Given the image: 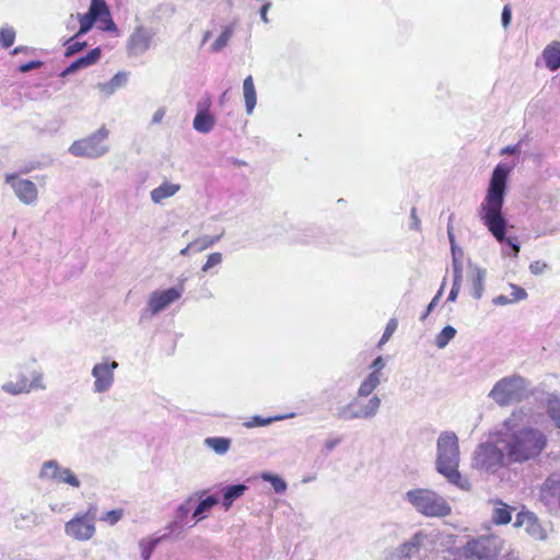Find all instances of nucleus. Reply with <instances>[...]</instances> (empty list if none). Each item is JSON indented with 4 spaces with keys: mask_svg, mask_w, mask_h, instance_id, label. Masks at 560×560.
Segmentation results:
<instances>
[{
    "mask_svg": "<svg viewBox=\"0 0 560 560\" xmlns=\"http://www.w3.org/2000/svg\"><path fill=\"white\" fill-rule=\"evenodd\" d=\"M205 445L212 450L217 455H225L231 447V439L223 436H210L203 441Z\"/></svg>",
    "mask_w": 560,
    "mask_h": 560,
    "instance_id": "obj_31",
    "label": "nucleus"
},
{
    "mask_svg": "<svg viewBox=\"0 0 560 560\" xmlns=\"http://www.w3.org/2000/svg\"><path fill=\"white\" fill-rule=\"evenodd\" d=\"M122 516H124V510L115 509V510H110L107 513H105L101 520L113 526V525L117 524L122 518Z\"/></svg>",
    "mask_w": 560,
    "mask_h": 560,
    "instance_id": "obj_44",
    "label": "nucleus"
},
{
    "mask_svg": "<svg viewBox=\"0 0 560 560\" xmlns=\"http://www.w3.org/2000/svg\"><path fill=\"white\" fill-rule=\"evenodd\" d=\"M182 525H183V524H182L179 521H177L176 518H174V521H173V522H171V523H168V524L166 525V527H165V530L167 532V533L165 534V535H166V537H167L168 535L174 534V532H175L177 528H182V527H183Z\"/></svg>",
    "mask_w": 560,
    "mask_h": 560,
    "instance_id": "obj_55",
    "label": "nucleus"
},
{
    "mask_svg": "<svg viewBox=\"0 0 560 560\" xmlns=\"http://www.w3.org/2000/svg\"><path fill=\"white\" fill-rule=\"evenodd\" d=\"M91 7L100 8L102 10H109L105 0H91Z\"/></svg>",
    "mask_w": 560,
    "mask_h": 560,
    "instance_id": "obj_63",
    "label": "nucleus"
},
{
    "mask_svg": "<svg viewBox=\"0 0 560 560\" xmlns=\"http://www.w3.org/2000/svg\"><path fill=\"white\" fill-rule=\"evenodd\" d=\"M341 443V438L335 436L329 438L324 442V450L326 453L331 452L335 447H337Z\"/></svg>",
    "mask_w": 560,
    "mask_h": 560,
    "instance_id": "obj_51",
    "label": "nucleus"
},
{
    "mask_svg": "<svg viewBox=\"0 0 560 560\" xmlns=\"http://www.w3.org/2000/svg\"><path fill=\"white\" fill-rule=\"evenodd\" d=\"M15 40V31L11 26L0 28V44L3 48H9Z\"/></svg>",
    "mask_w": 560,
    "mask_h": 560,
    "instance_id": "obj_41",
    "label": "nucleus"
},
{
    "mask_svg": "<svg viewBox=\"0 0 560 560\" xmlns=\"http://www.w3.org/2000/svg\"><path fill=\"white\" fill-rule=\"evenodd\" d=\"M88 66L85 65V61L81 58L77 59L75 61H73L69 67H67L62 72H61V77H66V75H69L73 72H75L77 70L79 69H82V68H86Z\"/></svg>",
    "mask_w": 560,
    "mask_h": 560,
    "instance_id": "obj_48",
    "label": "nucleus"
},
{
    "mask_svg": "<svg viewBox=\"0 0 560 560\" xmlns=\"http://www.w3.org/2000/svg\"><path fill=\"white\" fill-rule=\"evenodd\" d=\"M270 8H271V3L270 2H266L265 4H262V7L259 10L260 18H261V20L265 23L269 22L267 14H268V11H269Z\"/></svg>",
    "mask_w": 560,
    "mask_h": 560,
    "instance_id": "obj_59",
    "label": "nucleus"
},
{
    "mask_svg": "<svg viewBox=\"0 0 560 560\" xmlns=\"http://www.w3.org/2000/svg\"><path fill=\"white\" fill-rule=\"evenodd\" d=\"M166 538V535L159 537H145L139 540L138 546L140 549L142 560H150L156 546Z\"/></svg>",
    "mask_w": 560,
    "mask_h": 560,
    "instance_id": "obj_32",
    "label": "nucleus"
},
{
    "mask_svg": "<svg viewBox=\"0 0 560 560\" xmlns=\"http://www.w3.org/2000/svg\"><path fill=\"white\" fill-rule=\"evenodd\" d=\"M514 527H523L525 533L534 540H546L547 532L540 524L535 513L528 510H522L516 514Z\"/></svg>",
    "mask_w": 560,
    "mask_h": 560,
    "instance_id": "obj_17",
    "label": "nucleus"
},
{
    "mask_svg": "<svg viewBox=\"0 0 560 560\" xmlns=\"http://www.w3.org/2000/svg\"><path fill=\"white\" fill-rule=\"evenodd\" d=\"M180 188V184L165 179L150 191V199L155 205H162L165 199L174 197Z\"/></svg>",
    "mask_w": 560,
    "mask_h": 560,
    "instance_id": "obj_22",
    "label": "nucleus"
},
{
    "mask_svg": "<svg viewBox=\"0 0 560 560\" xmlns=\"http://www.w3.org/2000/svg\"><path fill=\"white\" fill-rule=\"evenodd\" d=\"M80 28L73 38H79L91 31L94 24L103 32L116 33L117 26L112 19L109 10L91 7L84 14H78Z\"/></svg>",
    "mask_w": 560,
    "mask_h": 560,
    "instance_id": "obj_12",
    "label": "nucleus"
},
{
    "mask_svg": "<svg viewBox=\"0 0 560 560\" xmlns=\"http://www.w3.org/2000/svg\"><path fill=\"white\" fill-rule=\"evenodd\" d=\"M94 514L90 511L78 513L65 524V533L68 537L78 540H90L95 534Z\"/></svg>",
    "mask_w": 560,
    "mask_h": 560,
    "instance_id": "obj_15",
    "label": "nucleus"
},
{
    "mask_svg": "<svg viewBox=\"0 0 560 560\" xmlns=\"http://www.w3.org/2000/svg\"><path fill=\"white\" fill-rule=\"evenodd\" d=\"M154 33L144 26H138L129 36L127 49L131 56L143 55L151 46Z\"/></svg>",
    "mask_w": 560,
    "mask_h": 560,
    "instance_id": "obj_19",
    "label": "nucleus"
},
{
    "mask_svg": "<svg viewBox=\"0 0 560 560\" xmlns=\"http://www.w3.org/2000/svg\"><path fill=\"white\" fill-rule=\"evenodd\" d=\"M382 400L377 395H373L366 401L358 396L347 405L340 407L336 413L338 419L351 421L355 419H373L381 408Z\"/></svg>",
    "mask_w": 560,
    "mask_h": 560,
    "instance_id": "obj_10",
    "label": "nucleus"
},
{
    "mask_svg": "<svg viewBox=\"0 0 560 560\" xmlns=\"http://www.w3.org/2000/svg\"><path fill=\"white\" fill-rule=\"evenodd\" d=\"M456 329L453 326H445L436 336H435V346L439 349H444L448 342L456 336Z\"/></svg>",
    "mask_w": 560,
    "mask_h": 560,
    "instance_id": "obj_39",
    "label": "nucleus"
},
{
    "mask_svg": "<svg viewBox=\"0 0 560 560\" xmlns=\"http://www.w3.org/2000/svg\"><path fill=\"white\" fill-rule=\"evenodd\" d=\"M294 416H295L294 413L275 416V417H268V418H264L261 416H254L247 422H245L244 425L246 428L266 427V425L271 424L275 421L291 419Z\"/></svg>",
    "mask_w": 560,
    "mask_h": 560,
    "instance_id": "obj_35",
    "label": "nucleus"
},
{
    "mask_svg": "<svg viewBox=\"0 0 560 560\" xmlns=\"http://www.w3.org/2000/svg\"><path fill=\"white\" fill-rule=\"evenodd\" d=\"M486 275V269L469 265L468 281L471 287V295L476 300H480L483 295Z\"/></svg>",
    "mask_w": 560,
    "mask_h": 560,
    "instance_id": "obj_21",
    "label": "nucleus"
},
{
    "mask_svg": "<svg viewBox=\"0 0 560 560\" xmlns=\"http://www.w3.org/2000/svg\"><path fill=\"white\" fill-rule=\"evenodd\" d=\"M85 45H86L85 43H80V42L70 43L67 46L66 55L67 56L73 55V54L80 51Z\"/></svg>",
    "mask_w": 560,
    "mask_h": 560,
    "instance_id": "obj_52",
    "label": "nucleus"
},
{
    "mask_svg": "<svg viewBox=\"0 0 560 560\" xmlns=\"http://www.w3.org/2000/svg\"><path fill=\"white\" fill-rule=\"evenodd\" d=\"M518 150H520V144L508 145V147L502 148L500 153L502 155H504V154H514V153L518 152Z\"/></svg>",
    "mask_w": 560,
    "mask_h": 560,
    "instance_id": "obj_61",
    "label": "nucleus"
},
{
    "mask_svg": "<svg viewBox=\"0 0 560 560\" xmlns=\"http://www.w3.org/2000/svg\"><path fill=\"white\" fill-rule=\"evenodd\" d=\"M525 412L514 410L500 428L492 432L497 443L506 451L508 463L523 464L535 460L547 447V435L539 429L525 424Z\"/></svg>",
    "mask_w": 560,
    "mask_h": 560,
    "instance_id": "obj_1",
    "label": "nucleus"
},
{
    "mask_svg": "<svg viewBox=\"0 0 560 560\" xmlns=\"http://www.w3.org/2000/svg\"><path fill=\"white\" fill-rule=\"evenodd\" d=\"M546 409L549 417L560 429V396L557 394H549L546 399Z\"/></svg>",
    "mask_w": 560,
    "mask_h": 560,
    "instance_id": "obj_34",
    "label": "nucleus"
},
{
    "mask_svg": "<svg viewBox=\"0 0 560 560\" xmlns=\"http://www.w3.org/2000/svg\"><path fill=\"white\" fill-rule=\"evenodd\" d=\"M494 508L492 510L491 520L495 525H506L512 521V506L506 503L497 500L493 502Z\"/></svg>",
    "mask_w": 560,
    "mask_h": 560,
    "instance_id": "obj_27",
    "label": "nucleus"
},
{
    "mask_svg": "<svg viewBox=\"0 0 560 560\" xmlns=\"http://www.w3.org/2000/svg\"><path fill=\"white\" fill-rule=\"evenodd\" d=\"M165 116V109L164 108H159L154 114H153V117H152V124H159L162 121L163 117Z\"/></svg>",
    "mask_w": 560,
    "mask_h": 560,
    "instance_id": "obj_62",
    "label": "nucleus"
},
{
    "mask_svg": "<svg viewBox=\"0 0 560 560\" xmlns=\"http://www.w3.org/2000/svg\"><path fill=\"white\" fill-rule=\"evenodd\" d=\"M184 293V287H173L166 290H155L150 293L142 317H153L164 312L171 304L178 301Z\"/></svg>",
    "mask_w": 560,
    "mask_h": 560,
    "instance_id": "obj_14",
    "label": "nucleus"
},
{
    "mask_svg": "<svg viewBox=\"0 0 560 560\" xmlns=\"http://www.w3.org/2000/svg\"><path fill=\"white\" fill-rule=\"evenodd\" d=\"M66 466L57 459H47L43 462L38 470V479L45 482L55 483L60 472H63Z\"/></svg>",
    "mask_w": 560,
    "mask_h": 560,
    "instance_id": "obj_23",
    "label": "nucleus"
},
{
    "mask_svg": "<svg viewBox=\"0 0 560 560\" xmlns=\"http://www.w3.org/2000/svg\"><path fill=\"white\" fill-rule=\"evenodd\" d=\"M527 381L520 375H510L499 380L488 397L501 407L523 400L528 393Z\"/></svg>",
    "mask_w": 560,
    "mask_h": 560,
    "instance_id": "obj_6",
    "label": "nucleus"
},
{
    "mask_svg": "<svg viewBox=\"0 0 560 560\" xmlns=\"http://www.w3.org/2000/svg\"><path fill=\"white\" fill-rule=\"evenodd\" d=\"M529 269L533 273L537 275V273L541 272L542 267L540 266V264L538 261H535V262L530 264Z\"/></svg>",
    "mask_w": 560,
    "mask_h": 560,
    "instance_id": "obj_64",
    "label": "nucleus"
},
{
    "mask_svg": "<svg viewBox=\"0 0 560 560\" xmlns=\"http://www.w3.org/2000/svg\"><path fill=\"white\" fill-rule=\"evenodd\" d=\"M260 478L264 481L269 482L272 486L276 493L282 494L288 489L287 481L278 475H275V474H271L268 471H264L260 474Z\"/></svg>",
    "mask_w": 560,
    "mask_h": 560,
    "instance_id": "obj_37",
    "label": "nucleus"
},
{
    "mask_svg": "<svg viewBox=\"0 0 560 560\" xmlns=\"http://www.w3.org/2000/svg\"><path fill=\"white\" fill-rule=\"evenodd\" d=\"M513 303L512 298H508L505 295H498L493 299V304L498 306L506 305Z\"/></svg>",
    "mask_w": 560,
    "mask_h": 560,
    "instance_id": "obj_58",
    "label": "nucleus"
},
{
    "mask_svg": "<svg viewBox=\"0 0 560 560\" xmlns=\"http://www.w3.org/2000/svg\"><path fill=\"white\" fill-rule=\"evenodd\" d=\"M453 283L462 284L463 281V260L453 259Z\"/></svg>",
    "mask_w": 560,
    "mask_h": 560,
    "instance_id": "obj_46",
    "label": "nucleus"
},
{
    "mask_svg": "<svg viewBox=\"0 0 560 560\" xmlns=\"http://www.w3.org/2000/svg\"><path fill=\"white\" fill-rule=\"evenodd\" d=\"M492 441L477 445L471 457V467L480 472L497 474L500 469L511 465L508 463L506 451L497 443L495 438L490 434Z\"/></svg>",
    "mask_w": 560,
    "mask_h": 560,
    "instance_id": "obj_5",
    "label": "nucleus"
},
{
    "mask_svg": "<svg viewBox=\"0 0 560 560\" xmlns=\"http://www.w3.org/2000/svg\"><path fill=\"white\" fill-rule=\"evenodd\" d=\"M386 366V361L382 355H378L373 360L370 365V373H375L376 375L384 377L383 370Z\"/></svg>",
    "mask_w": 560,
    "mask_h": 560,
    "instance_id": "obj_45",
    "label": "nucleus"
},
{
    "mask_svg": "<svg viewBox=\"0 0 560 560\" xmlns=\"http://www.w3.org/2000/svg\"><path fill=\"white\" fill-rule=\"evenodd\" d=\"M410 219H411L410 228L412 230L419 231L421 223H420L419 217L417 215V209L416 208L411 209Z\"/></svg>",
    "mask_w": 560,
    "mask_h": 560,
    "instance_id": "obj_54",
    "label": "nucleus"
},
{
    "mask_svg": "<svg viewBox=\"0 0 560 560\" xmlns=\"http://www.w3.org/2000/svg\"><path fill=\"white\" fill-rule=\"evenodd\" d=\"M512 168L513 166L506 163H499L494 167L486 196L479 206L478 217L492 236L499 243L506 245L504 254L515 257L520 252V244L516 237H505L508 220L502 211L506 195L508 177Z\"/></svg>",
    "mask_w": 560,
    "mask_h": 560,
    "instance_id": "obj_2",
    "label": "nucleus"
},
{
    "mask_svg": "<svg viewBox=\"0 0 560 560\" xmlns=\"http://www.w3.org/2000/svg\"><path fill=\"white\" fill-rule=\"evenodd\" d=\"M222 235L208 236L203 235L189 243V248H192L194 253L202 252L220 241Z\"/></svg>",
    "mask_w": 560,
    "mask_h": 560,
    "instance_id": "obj_38",
    "label": "nucleus"
},
{
    "mask_svg": "<svg viewBox=\"0 0 560 560\" xmlns=\"http://www.w3.org/2000/svg\"><path fill=\"white\" fill-rule=\"evenodd\" d=\"M210 104L211 102L208 97L203 103L199 102L197 105V114L194 118L192 127L200 133L210 132L215 125L213 115L209 113Z\"/></svg>",
    "mask_w": 560,
    "mask_h": 560,
    "instance_id": "obj_20",
    "label": "nucleus"
},
{
    "mask_svg": "<svg viewBox=\"0 0 560 560\" xmlns=\"http://www.w3.org/2000/svg\"><path fill=\"white\" fill-rule=\"evenodd\" d=\"M40 66H42V61H38V60L28 61V62L20 66V71L28 72V71L39 68Z\"/></svg>",
    "mask_w": 560,
    "mask_h": 560,
    "instance_id": "obj_53",
    "label": "nucleus"
},
{
    "mask_svg": "<svg viewBox=\"0 0 560 560\" xmlns=\"http://www.w3.org/2000/svg\"><path fill=\"white\" fill-rule=\"evenodd\" d=\"M222 260H223V256H222L221 253L215 252V253L210 254L208 256L207 261L201 267V271L202 272H208L213 267H217V266L221 265Z\"/></svg>",
    "mask_w": 560,
    "mask_h": 560,
    "instance_id": "obj_43",
    "label": "nucleus"
},
{
    "mask_svg": "<svg viewBox=\"0 0 560 560\" xmlns=\"http://www.w3.org/2000/svg\"><path fill=\"white\" fill-rule=\"evenodd\" d=\"M396 328H397V320L395 318H392L386 325L385 331L380 340V345L385 343L392 337V335L394 334Z\"/></svg>",
    "mask_w": 560,
    "mask_h": 560,
    "instance_id": "obj_47",
    "label": "nucleus"
},
{
    "mask_svg": "<svg viewBox=\"0 0 560 560\" xmlns=\"http://www.w3.org/2000/svg\"><path fill=\"white\" fill-rule=\"evenodd\" d=\"M5 183L24 206H34L38 200V188L34 182L18 174H5Z\"/></svg>",
    "mask_w": 560,
    "mask_h": 560,
    "instance_id": "obj_16",
    "label": "nucleus"
},
{
    "mask_svg": "<svg viewBox=\"0 0 560 560\" xmlns=\"http://www.w3.org/2000/svg\"><path fill=\"white\" fill-rule=\"evenodd\" d=\"M384 377L376 375L375 373H369L363 381L360 383L357 390L359 398H370L372 393L381 385Z\"/></svg>",
    "mask_w": 560,
    "mask_h": 560,
    "instance_id": "obj_28",
    "label": "nucleus"
},
{
    "mask_svg": "<svg viewBox=\"0 0 560 560\" xmlns=\"http://www.w3.org/2000/svg\"><path fill=\"white\" fill-rule=\"evenodd\" d=\"M118 369V362L108 357H104L96 362L92 370L93 377L92 390L94 394H104L112 389L115 383V371Z\"/></svg>",
    "mask_w": 560,
    "mask_h": 560,
    "instance_id": "obj_13",
    "label": "nucleus"
},
{
    "mask_svg": "<svg viewBox=\"0 0 560 560\" xmlns=\"http://www.w3.org/2000/svg\"><path fill=\"white\" fill-rule=\"evenodd\" d=\"M454 228L450 226L447 231V237L451 245V253H452V260H463L464 258V250L456 244L455 235H454Z\"/></svg>",
    "mask_w": 560,
    "mask_h": 560,
    "instance_id": "obj_42",
    "label": "nucleus"
},
{
    "mask_svg": "<svg viewBox=\"0 0 560 560\" xmlns=\"http://www.w3.org/2000/svg\"><path fill=\"white\" fill-rule=\"evenodd\" d=\"M219 503V499L214 495L207 497L201 500L192 512L195 523H198L206 518L205 513L210 511L214 505Z\"/></svg>",
    "mask_w": 560,
    "mask_h": 560,
    "instance_id": "obj_33",
    "label": "nucleus"
},
{
    "mask_svg": "<svg viewBox=\"0 0 560 560\" xmlns=\"http://www.w3.org/2000/svg\"><path fill=\"white\" fill-rule=\"evenodd\" d=\"M460 452L457 435L452 431H443L436 441V471L450 483L463 491H469L471 483L459 470Z\"/></svg>",
    "mask_w": 560,
    "mask_h": 560,
    "instance_id": "obj_3",
    "label": "nucleus"
},
{
    "mask_svg": "<svg viewBox=\"0 0 560 560\" xmlns=\"http://www.w3.org/2000/svg\"><path fill=\"white\" fill-rule=\"evenodd\" d=\"M195 501V497L190 495L183 503H180L175 510V518L182 524L191 511V503Z\"/></svg>",
    "mask_w": 560,
    "mask_h": 560,
    "instance_id": "obj_40",
    "label": "nucleus"
},
{
    "mask_svg": "<svg viewBox=\"0 0 560 560\" xmlns=\"http://www.w3.org/2000/svg\"><path fill=\"white\" fill-rule=\"evenodd\" d=\"M237 24H238V20L234 19L233 21L224 24L221 27L220 35L217 37V39L210 46L211 52H220L228 46L229 42L231 40V38L233 37V35L235 33Z\"/></svg>",
    "mask_w": 560,
    "mask_h": 560,
    "instance_id": "obj_24",
    "label": "nucleus"
},
{
    "mask_svg": "<svg viewBox=\"0 0 560 560\" xmlns=\"http://www.w3.org/2000/svg\"><path fill=\"white\" fill-rule=\"evenodd\" d=\"M101 56L100 48H94L91 51L88 52V55L83 56L82 59L85 61V65L88 67L94 65Z\"/></svg>",
    "mask_w": 560,
    "mask_h": 560,
    "instance_id": "obj_49",
    "label": "nucleus"
},
{
    "mask_svg": "<svg viewBox=\"0 0 560 560\" xmlns=\"http://www.w3.org/2000/svg\"><path fill=\"white\" fill-rule=\"evenodd\" d=\"M46 383L42 371H33L31 378L23 372L9 374L8 378L1 384L0 389L9 396L27 395L33 390H45Z\"/></svg>",
    "mask_w": 560,
    "mask_h": 560,
    "instance_id": "obj_7",
    "label": "nucleus"
},
{
    "mask_svg": "<svg viewBox=\"0 0 560 560\" xmlns=\"http://www.w3.org/2000/svg\"><path fill=\"white\" fill-rule=\"evenodd\" d=\"M538 495L548 509L560 506V474H550L540 485Z\"/></svg>",
    "mask_w": 560,
    "mask_h": 560,
    "instance_id": "obj_18",
    "label": "nucleus"
},
{
    "mask_svg": "<svg viewBox=\"0 0 560 560\" xmlns=\"http://www.w3.org/2000/svg\"><path fill=\"white\" fill-rule=\"evenodd\" d=\"M127 80V73L118 72L109 81L98 83L97 89L105 97H108L112 94H114L119 88L124 86Z\"/></svg>",
    "mask_w": 560,
    "mask_h": 560,
    "instance_id": "obj_29",
    "label": "nucleus"
},
{
    "mask_svg": "<svg viewBox=\"0 0 560 560\" xmlns=\"http://www.w3.org/2000/svg\"><path fill=\"white\" fill-rule=\"evenodd\" d=\"M57 485H66L73 489H79L82 486V482L79 476L69 467H65L63 472H60L58 479L56 480Z\"/></svg>",
    "mask_w": 560,
    "mask_h": 560,
    "instance_id": "obj_36",
    "label": "nucleus"
},
{
    "mask_svg": "<svg viewBox=\"0 0 560 560\" xmlns=\"http://www.w3.org/2000/svg\"><path fill=\"white\" fill-rule=\"evenodd\" d=\"M108 136V129L103 126L89 137L74 141L69 152L77 158L98 159L109 151Z\"/></svg>",
    "mask_w": 560,
    "mask_h": 560,
    "instance_id": "obj_8",
    "label": "nucleus"
},
{
    "mask_svg": "<svg viewBox=\"0 0 560 560\" xmlns=\"http://www.w3.org/2000/svg\"><path fill=\"white\" fill-rule=\"evenodd\" d=\"M247 489H248L247 486H245L243 483L225 487L222 490V493H223L222 505H223L224 510L229 511L231 509L233 502L235 500L240 499L241 497H243Z\"/></svg>",
    "mask_w": 560,
    "mask_h": 560,
    "instance_id": "obj_30",
    "label": "nucleus"
},
{
    "mask_svg": "<svg viewBox=\"0 0 560 560\" xmlns=\"http://www.w3.org/2000/svg\"><path fill=\"white\" fill-rule=\"evenodd\" d=\"M243 96L246 114L252 115L257 104V93L252 75L246 77L243 81Z\"/></svg>",
    "mask_w": 560,
    "mask_h": 560,
    "instance_id": "obj_26",
    "label": "nucleus"
},
{
    "mask_svg": "<svg viewBox=\"0 0 560 560\" xmlns=\"http://www.w3.org/2000/svg\"><path fill=\"white\" fill-rule=\"evenodd\" d=\"M504 540L495 535L480 536L467 541L463 548L466 558L472 560H493L503 549Z\"/></svg>",
    "mask_w": 560,
    "mask_h": 560,
    "instance_id": "obj_9",
    "label": "nucleus"
},
{
    "mask_svg": "<svg viewBox=\"0 0 560 560\" xmlns=\"http://www.w3.org/2000/svg\"><path fill=\"white\" fill-rule=\"evenodd\" d=\"M542 58L550 71L560 69V42L555 40L547 45L542 51Z\"/></svg>",
    "mask_w": 560,
    "mask_h": 560,
    "instance_id": "obj_25",
    "label": "nucleus"
},
{
    "mask_svg": "<svg viewBox=\"0 0 560 560\" xmlns=\"http://www.w3.org/2000/svg\"><path fill=\"white\" fill-rule=\"evenodd\" d=\"M460 285L462 284L453 283L451 292H450L448 298H447L448 302H455L456 301V299H457V296L459 294V291H460Z\"/></svg>",
    "mask_w": 560,
    "mask_h": 560,
    "instance_id": "obj_56",
    "label": "nucleus"
},
{
    "mask_svg": "<svg viewBox=\"0 0 560 560\" xmlns=\"http://www.w3.org/2000/svg\"><path fill=\"white\" fill-rule=\"evenodd\" d=\"M405 500L418 513L427 517H444L452 513L446 499L436 491L428 488H416L405 493Z\"/></svg>",
    "mask_w": 560,
    "mask_h": 560,
    "instance_id": "obj_4",
    "label": "nucleus"
},
{
    "mask_svg": "<svg viewBox=\"0 0 560 560\" xmlns=\"http://www.w3.org/2000/svg\"><path fill=\"white\" fill-rule=\"evenodd\" d=\"M511 19H512L511 10L508 5H505L502 11V25L504 27H508V25L511 22Z\"/></svg>",
    "mask_w": 560,
    "mask_h": 560,
    "instance_id": "obj_57",
    "label": "nucleus"
},
{
    "mask_svg": "<svg viewBox=\"0 0 560 560\" xmlns=\"http://www.w3.org/2000/svg\"><path fill=\"white\" fill-rule=\"evenodd\" d=\"M436 534L424 530L417 532L409 540L404 542L399 551V560H415L425 558L434 549Z\"/></svg>",
    "mask_w": 560,
    "mask_h": 560,
    "instance_id": "obj_11",
    "label": "nucleus"
},
{
    "mask_svg": "<svg viewBox=\"0 0 560 560\" xmlns=\"http://www.w3.org/2000/svg\"><path fill=\"white\" fill-rule=\"evenodd\" d=\"M511 289H512L511 298H512L513 302H517V301L526 299L527 293L523 288H521L518 285L511 284Z\"/></svg>",
    "mask_w": 560,
    "mask_h": 560,
    "instance_id": "obj_50",
    "label": "nucleus"
},
{
    "mask_svg": "<svg viewBox=\"0 0 560 560\" xmlns=\"http://www.w3.org/2000/svg\"><path fill=\"white\" fill-rule=\"evenodd\" d=\"M438 303H439L438 299H432V301L427 306L425 312L421 315L420 319L424 320L428 317V315L434 310V307L438 305Z\"/></svg>",
    "mask_w": 560,
    "mask_h": 560,
    "instance_id": "obj_60",
    "label": "nucleus"
}]
</instances>
